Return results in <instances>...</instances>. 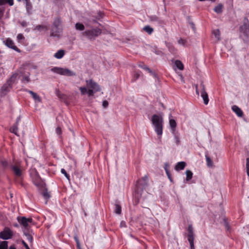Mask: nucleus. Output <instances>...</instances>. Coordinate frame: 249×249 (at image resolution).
<instances>
[{
  "mask_svg": "<svg viewBox=\"0 0 249 249\" xmlns=\"http://www.w3.org/2000/svg\"><path fill=\"white\" fill-rule=\"evenodd\" d=\"M86 83L87 87L89 89L88 90L85 87L79 88L82 95H84L87 93L89 96H92L95 92L100 90L99 85L92 80H86Z\"/></svg>",
  "mask_w": 249,
  "mask_h": 249,
  "instance_id": "1",
  "label": "nucleus"
},
{
  "mask_svg": "<svg viewBox=\"0 0 249 249\" xmlns=\"http://www.w3.org/2000/svg\"><path fill=\"white\" fill-rule=\"evenodd\" d=\"M62 22V19L59 17L54 19L51 30V36L59 38L62 36L63 33Z\"/></svg>",
  "mask_w": 249,
  "mask_h": 249,
  "instance_id": "2",
  "label": "nucleus"
},
{
  "mask_svg": "<svg viewBox=\"0 0 249 249\" xmlns=\"http://www.w3.org/2000/svg\"><path fill=\"white\" fill-rule=\"evenodd\" d=\"M151 121L154 126L155 131L159 136V138L160 139L163 131V118L161 116L158 115L154 114L152 116Z\"/></svg>",
  "mask_w": 249,
  "mask_h": 249,
  "instance_id": "3",
  "label": "nucleus"
},
{
  "mask_svg": "<svg viewBox=\"0 0 249 249\" xmlns=\"http://www.w3.org/2000/svg\"><path fill=\"white\" fill-rule=\"evenodd\" d=\"M102 33V30L99 28L88 29L81 33L82 36L86 37L90 40H94Z\"/></svg>",
  "mask_w": 249,
  "mask_h": 249,
  "instance_id": "4",
  "label": "nucleus"
},
{
  "mask_svg": "<svg viewBox=\"0 0 249 249\" xmlns=\"http://www.w3.org/2000/svg\"><path fill=\"white\" fill-rule=\"evenodd\" d=\"M196 91L197 95H199V92H200V95L203 98L204 103L205 105H207L209 100L208 93L206 91L205 87L203 82H201L199 86L197 85L196 86Z\"/></svg>",
  "mask_w": 249,
  "mask_h": 249,
  "instance_id": "5",
  "label": "nucleus"
},
{
  "mask_svg": "<svg viewBox=\"0 0 249 249\" xmlns=\"http://www.w3.org/2000/svg\"><path fill=\"white\" fill-rule=\"evenodd\" d=\"M51 71L54 73L65 76H74L75 75L74 72L66 68L55 67L52 68Z\"/></svg>",
  "mask_w": 249,
  "mask_h": 249,
  "instance_id": "6",
  "label": "nucleus"
},
{
  "mask_svg": "<svg viewBox=\"0 0 249 249\" xmlns=\"http://www.w3.org/2000/svg\"><path fill=\"white\" fill-rule=\"evenodd\" d=\"M240 36L244 41H248L249 39V26L244 24L240 27Z\"/></svg>",
  "mask_w": 249,
  "mask_h": 249,
  "instance_id": "7",
  "label": "nucleus"
},
{
  "mask_svg": "<svg viewBox=\"0 0 249 249\" xmlns=\"http://www.w3.org/2000/svg\"><path fill=\"white\" fill-rule=\"evenodd\" d=\"M188 231V240L190 243V249H195V246L194 244V234L193 231V228L192 225H189L187 229Z\"/></svg>",
  "mask_w": 249,
  "mask_h": 249,
  "instance_id": "8",
  "label": "nucleus"
},
{
  "mask_svg": "<svg viewBox=\"0 0 249 249\" xmlns=\"http://www.w3.org/2000/svg\"><path fill=\"white\" fill-rule=\"evenodd\" d=\"M13 235V232L8 228H6L4 230L0 232V238L7 240L12 237Z\"/></svg>",
  "mask_w": 249,
  "mask_h": 249,
  "instance_id": "9",
  "label": "nucleus"
},
{
  "mask_svg": "<svg viewBox=\"0 0 249 249\" xmlns=\"http://www.w3.org/2000/svg\"><path fill=\"white\" fill-rule=\"evenodd\" d=\"M147 180H148V177L147 176H145L142 178L141 180H140L138 181L137 187V191H138L139 189H143L145 186H147Z\"/></svg>",
  "mask_w": 249,
  "mask_h": 249,
  "instance_id": "10",
  "label": "nucleus"
},
{
  "mask_svg": "<svg viewBox=\"0 0 249 249\" xmlns=\"http://www.w3.org/2000/svg\"><path fill=\"white\" fill-rule=\"evenodd\" d=\"M18 220L19 223L22 225L25 228L28 227L29 223H32L33 221V219L32 218H27L25 217L18 218Z\"/></svg>",
  "mask_w": 249,
  "mask_h": 249,
  "instance_id": "11",
  "label": "nucleus"
},
{
  "mask_svg": "<svg viewBox=\"0 0 249 249\" xmlns=\"http://www.w3.org/2000/svg\"><path fill=\"white\" fill-rule=\"evenodd\" d=\"M5 45L9 48L13 49L14 50L20 52V50L15 45L14 42L10 38H7L5 41Z\"/></svg>",
  "mask_w": 249,
  "mask_h": 249,
  "instance_id": "12",
  "label": "nucleus"
},
{
  "mask_svg": "<svg viewBox=\"0 0 249 249\" xmlns=\"http://www.w3.org/2000/svg\"><path fill=\"white\" fill-rule=\"evenodd\" d=\"M12 170L14 172L15 176L17 177H20L22 175V171L18 165H12L11 166Z\"/></svg>",
  "mask_w": 249,
  "mask_h": 249,
  "instance_id": "13",
  "label": "nucleus"
},
{
  "mask_svg": "<svg viewBox=\"0 0 249 249\" xmlns=\"http://www.w3.org/2000/svg\"><path fill=\"white\" fill-rule=\"evenodd\" d=\"M12 85L10 84L7 81L1 88V91L2 93L5 94L12 89Z\"/></svg>",
  "mask_w": 249,
  "mask_h": 249,
  "instance_id": "14",
  "label": "nucleus"
},
{
  "mask_svg": "<svg viewBox=\"0 0 249 249\" xmlns=\"http://www.w3.org/2000/svg\"><path fill=\"white\" fill-rule=\"evenodd\" d=\"M232 110L236 113V114L239 117H241L243 115L242 110L237 106L234 105L231 107Z\"/></svg>",
  "mask_w": 249,
  "mask_h": 249,
  "instance_id": "15",
  "label": "nucleus"
},
{
  "mask_svg": "<svg viewBox=\"0 0 249 249\" xmlns=\"http://www.w3.org/2000/svg\"><path fill=\"white\" fill-rule=\"evenodd\" d=\"M26 91L29 93L32 96L33 98L36 101L38 102H40L41 101V99L40 97L37 95L36 93L33 92L32 90L26 89Z\"/></svg>",
  "mask_w": 249,
  "mask_h": 249,
  "instance_id": "16",
  "label": "nucleus"
},
{
  "mask_svg": "<svg viewBox=\"0 0 249 249\" xmlns=\"http://www.w3.org/2000/svg\"><path fill=\"white\" fill-rule=\"evenodd\" d=\"M20 73H22V82L23 83H28L30 81V73L29 72H27L23 73L22 71H20Z\"/></svg>",
  "mask_w": 249,
  "mask_h": 249,
  "instance_id": "17",
  "label": "nucleus"
},
{
  "mask_svg": "<svg viewBox=\"0 0 249 249\" xmlns=\"http://www.w3.org/2000/svg\"><path fill=\"white\" fill-rule=\"evenodd\" d=\"M186 166V163L184 161H180L177 163L175 166V170L177 171L183 170Z\"/></svg>",
  "mask_w": 249,
  "mask_h": 249,
  "instance_id": "18",
  "label": "nucleus"
},
{
  "mask_svg": "<svg viewBox=\"0 0 249 249\" xmlns=\"http://www.w3.org/2000/svg\"><path fill=\"white\" fill-rule=\"evenodd\" d=\"M169 124L171 128L172 133H174L177 126L176 121L173 119H170L169 120Z\"/></svg>",
  "mask_w": 249,
  "mask_h": 249,
  "instance_id": "19",
  "label": "nucleus"
},
{
  "mask_svg": "<svg viewBox=\"0 0 249 249\" xmlns=\"http://www.w3.org/2000/svg\"><path fill=\"white\" fill-rule=\"evenodd\" d=\"M20 120V118H18L17 119V122H16V124L14 125H13L10 128V131L12 132V133H14L16 135H18L17 134V132H18V122L19 121V120Z\"/></svg>",
  "mask_w": 249,
  "mask_h": 249,
  "instance_id": "20",
  "label": "nucleus"
},
{
  "mask_svg": "<svg viewBox=\"0 0 249 249\" xmlns=\"http://www.w3.org/2000/svg\"><path fill=\"white\" fill-rule=\"evenodd\" d=\"M65 54V52L63 50H59L54 55V56L57 59L62 58Z\"/></svg>",
  "mask_w": 249,
  "mask_h": 249,
  "instance_id": "21",
  "label": "nucleus"
},
{
  "mask_svg": "<svg viewBox=\"0 0 249 249\" xmlns=\"http://www.w3.org/2000/svg\"><path fill=\"white\" fill-rule=\"evenodd\" d=\"M223 5L222 3H219L216 6H215L214 8V11L217 13H221L223 11Z\"/></svg>",
  "mask_w": 249,
  "mask_h": 249,
  "instance_id": "22",
  "label": "nucleus"
},
{
  "mask_svg": "<svg viewBox=\"0 0 249 249\" xmlns=\"http://www.w3.org/2000/svg\"><path fill=\"white\" fill-rule=\"evenodd\" d=\"M75 29L79 31H83L85 30V26L83 24L77 22L75 24Z\"/></svg>",
  "mask_w": 249,
  "mask_h": 249,
  "instance_id": "23",
  "label": "nucleus"
},
{
  "mask_svg": "<svg viewBox=\"0 0 249 249\" xmlns=\"http://www.w3.org/2000/svg\"><path fill=\"white\" fill-rule=\"evenodd\" d=\"M18 74L17 73H14L11 76V77L9 78V79L8 80H7V82L9 83H10V84L13 85V84L16 81V80L17 78V77H18Z\"/></svg>",
  "mask_w": 249,
  "mask_h": 249,
  "instance_id": "24",
  "label": "nucleus"
},
{
  "mask_svg": "<svg viewBox=\"0 0 249 249\" xmlns=\"http://www.w3.org/2000/svg\"><path fill=\"white\" fill-rule=\"evenodd\" d=\"M139 67H141L143 70H145L146 71H147L150 73H151L152 75H154V76H156L155 73L153 72L148 67H147L146 65H144L143 64H140Z\"/></svg>",
  "mask_w": 249,
  "mask_h": 249,
  "instance_id": "25",
  "label": "nucleus"
},
{
  "mask_svg": "<svg viewBox=\"0 0 249 249\" xmlns=\"http://www.w3.org/2000/svg\"><path fill=\"white\" fill-rule=\"evenodd\" d=\"M213 34L217 41L220 40V33L219 29H216L213 31Z\"/></svg>",
  "mask_w": 249,
  "mask_h": 249,
  "instance_id": "26",
  "label": "nucleus"
},
{
  "mask_svg": "<svg viewBox=\"0 0 249 249\" xmlns=\"http://www.w3.org/2000/svg\"><path fill=\"white\" fill-rule=\"evenodd\" d=\"M176 66L179 70H183L184 69V66L183 63L180 60H176L175 62Z\"/></svg>",
  "mask_w": 249,
  "mask_h": 249,
  "instance_id": "27",
  "label": "nucleus"
},
{
  "mask_svg": "<svg viewBox=\"0 0 249 249\" xmlns=\"http://www.w3.org/2000/svg\"><path fill=\"white\" fill-rule=\"evenodd\" d=\"M43 30H45L46 31L48 30L47 27L45 25H36L34 28V30H38L39 31H41Z\"/></svg>",
  "mask_w": 249,
  "mask_h": 249,
  "instance_id": "28",
  "label": "nucleus"
},
{
  "mask_svg": "<svg viewBox=\"0 0 249 249\" xmlns=\"http://www.w3.org/2000/svg\"><path fill=\"white\" fill-rule=\"evenodd\" d=\"M143 31L147 32L149 35H151L153 32V29L150 26L147 25L143 28Z\"/></svg>",
  "mask_w": 249,
  "mask_h": 249,
  "instance_id": "29",
  "label": "nucleus"
},
{
  "mask_svg": "<svg viewBox=\"0 0 249 249\" xmlns=\"http://www.w3.org/2000/svg\"><path fill=\"white\" fill-rule=\"evenodd\" d=\"M26 3V9L28 13L32 10V6L29 0H24Z\"/></svg>",
  "mask_w": 249,
  "mask_h": 249,
  "instance_id": "30",
  "label": "nucleus"
},
{
  "mask_svg": "<svg viewBox=\"0 0 249 249\" xmlns=\"http://www.w3.org/2000/svg\"><path fill=\"white\" fill-rule=\"evenodd\" d=\"M122 208L120 205L116 204L115 205V212L116 213L120 214L121 213Z\"/></svg>",
  "mask_w": 249,
  "mask_h": 249,
  "instance_id": "31",
  "label": "nucleus"
},
{
  "mask_svg": "<svg viewBox=\"0 0 249 249\" xmlns=\"http://www.w3.org/2000/svg\"><path fill=\"white\" fill-rule=\"evenodd\" d=\"M186 180L189 181L190 179H192L193 177V173L190 170H187L186 171Z\"/></svg>",
  "mask_w": 249,
  "mask_h": 249,
  "instance_id": "32",
  "label": "nucleus"
},
{
  "mask_svg": "<svg viewBox=\"0 0 249 249\" xmlns=\"http://www.w3.org/2000/svg\"><path fill=\"white\" fill-rule=\"evenodd\" d=\"M0 249H8V242L2 241L0 243Z\"/></svg>",
  "mask_w": 249,
  "mask_h": 249,
  "instance_id": "33",
  "label": "nucleus"
},
{
  "mask_svg": "<svg viewBox=\"0 0 249 249\" xmlns=\"http://www.w3.org/2000/svg\"><path fill=\"white\" fill-rule=\"evenodd\" d=\"M174 135V142L177 145H179L180 144V140L178 134L175 132L174 133H173Z\"/></svg>",
  "mask_w": 249,
  "mask_h": 249,
  "instance_id": "34",
  "label": "nucleus"
},
{
  "mask_svg": "<svg viewBox=\"0 0 249 249\" xmlns=\"http://www.w3.org/2000/svg\"><path fill=\"white\" fill-rule=\"evenodd\" d=\"M206 160L207 166L209 167H212L213 165V162L211 158L208 156L206 155Z\"/></svg>",
  "mask_w": 249,
  "mask_h": 249,
  "instance_id": "35",
  "label": "nucleus"
},
{
  "mask_svg": "<svg viewBox=\"0 0 249 249\" xmlns=\"http://www.w3.org/2000/svg\"><path fill=\"white\" fill-rule=\"evenodd\" d=\"M24 235H25L27 240L32 243L33 240L32 236L29 233L27 232H24Z\"/></svg>",
  "mask_w": 249,
  "mask_h": 249,
  "instance_id": "36",
  "label": "nucleus"
},
{
  "mask_svg": "<svg viewBox=\"0 0 249 249\" xmlns=\"http://www.w3.org/2000/svg\"><path fill=\"white\" fill-rule=\"evenodd\" d=\"M42 196L46 200L49 199L50 197V195L47 190H45L43 191V192L42 193Z\"/></svg>",
  "mask_w": 249,
  "mask_h": 249,
  "instance_id": "37",
  "label": "nucleus"
},
{
  "mask_svg": "<svg viewBox=\"0 0 249 249\" xmlns=\"http://www.w3.org/2000/svg\"><path fill=\"white\" fill-rule=\"evenodd\" d=\"M140 75V74L139 73H138V72L135 73L133 75V78L132 81L133 82L135 81L137 79H138L139 78Z\"/></svg>",
  "mask_w": 249,
  "mask_h": 249,
  "instance_id": "38",
  "label": "nucleus"
},
{
  "mask_svg": "<svg viewBox=\"0 0 249 249\" xmlns=\"http://www.w3.org/2000/svg\"><path fill=\"white\" fill-rule=\"evenodd\" d=\"M8 3L10 6H12L14 4L13 0H3V4L5 3Z\"/></svg>",
  "mask_w": 249,
  "mask_h": 249,
  "instance_id": "39",
  "label": "nucleus"
},
{
  "mask_svg": "<svg viewBox=\"0 0 249 249\" xmlns=\"http://www.w3.org/2000/svg\"><path fill=\"white\" fill-rule=\"evenodd\" d=\"M61 173L65 175V176L68 178L69 179L70 176L67 173V172L64 169H61Z\"/></svg>",
  "mask_w": 249,
  "mask_h": 249,
  "instance_id": "40",
  "label": "nucleus"
},
{
  "mask_svg": "<svg viewBox=\"0 0 249 249\" xmlns=\"http://www.w3.org/2000/svg\"><path fill=\"white\" fill-rule=\"evenodd\" d=\"M1 163L3 167H6L8 165V162L6 160H2Z\"/></svg>",
  "mask_w": 249,
  "mask_h": 249,
  "instance_id": "41",
  "label": "nucleus"
},
{
  "mask_svg": "<svg viewBox=\"0 0 249 249\" xmlns=\"http://www.w3.org/2000/svg\"><path fill=\"white\" fill-rule=\"evenodd\" d=\"M167 176H168V178H169V179L171 181H172V178H171V174H170V171L169 170H166V172Z\"/></svg>",
  "mask_w": 249,
  "mask_h": 249,
  "instance_id": "42",
  "label": "nucleus"
},
{
  "mask_svg": "<svg viewBox=\"0 0 249 249\" xmlns=\"http://www.w3.org/2000/svg\"><path fill=\"white\" fill-rule=\"evenodd\" d=\"M108 105V103L107 101L105 100L103 102V106L104 107H107Z\"/></svg>",
  "mask_w": 249,
  "mask_h": 249,
  "instance_id": "43",
  "label": "nucleus"
},
{
  "mask_svg": "<svg viewBox=\"0 0 249 249\" xmlns=\"http://www.w3.org/2000/svg\"><path fill=\"white\" fill-rule=\"evenodd\" d=\"M22 243L26 249H30L28 245L25 243L24 241H22Z\"/></svg>",
  "mask_w": 249,
  "mask_h": 249,
  "instance_id": "44",
  "label": "nucleus"
},
{
  "mask_svg": "<svg viewBox=\"0 0 249 249\" xmlns=\"http://www.w3.org/2000/svg\"><path fill=\"white\" fill-rule=\"evenodd\" d=\"M56 132L58 134L60 135L61 133V128L60 127H57L56 129Z\"/></svg>",
  "mask_w": 249,
  "mask_h": 249,
  "instance_id": "45",
  "label": "nucleus"
},
{
  "mask_svg": "<svg viewBox=\"0 0 249 249\" xmlns=\"http://www.w3.org/2000/svg\"><path fill=\"white\" fill-rule=\"evenodd\" d=\"M178 43L180 44L184 45L185 44V41L182 39H180L178 40Z\"/></svg>",
  "mask_w": 249,
  "mask_h": 249,
  "instance_id": "46",
  "label": "nucleus"
},
{
  "mask_svg": "<svg viewBox=\"0 0 249 249\" xmlns=\"http://www.w3.org/2000/svg\"><path fill=\"white\" fill-rule=\"evenodd\" d=\"M17 38L18 39H21L23 38V36H22V35L21 34H18L17 36Z\"/></svg>",
  "mask_w": 249,
  "mask_h": 249,
  "instance_id": "47",
  "label": "nucleus"
},
{
  "mask_svg": "<svg viewBox=\"0 0 249 249\" xmlns=\"http://www.w3.org/2000/svg\"><path fill=\"white\" fill-rule=\"evenodd\" d=\"M246 167H249V158L246 160Z\"/></svg>",
  "mask_w": 249,
  "mask_h": 249,
  "instance_id": "48",
  "label": "nucleus"
},
{
  "mask_svg": "<svg viewBox=\"0 0 249 249\" xmlns=\"http://www.w3.org/2000/svg\"><path fill=\"white\" fill-rule=\"evenodd\" d=\"M21 25L23 27H26L27 26V23L25 21H23L21 22Z\"/></svg>",
  "mask_w": 249,
  "mask_h": 249,
  "instance_id": "49",
  "label": "nucleus"
},
{
  "mask_svg": "<svg viewBox=\"0 0 249 249\" xmlns=\"http://www.w3.org/2000/svg\"><path fill=\"white\" fill-rule=\"evenodd\" d=\"M164 169H165V171L166 172V170H169L168 169V165L167 163H166L165 164Z\"/></svg>",
  "mask_w": 249,
  "mask_h": 249,
  "instance_id": "50",
  "label": "nucleus"
},
{
  "mask_svg": "<svg viewBox=\"0 0 249 249\" xmlns=\"http://www.w3.org/2000/svg\"><path fill=\"white\" fill-rule=\"evenodd\" d=\"M76 246L78 249H81V247H80V242H77V243H76Z\"/></svg>",
  "mask_w": 249,
  "mask_h": 249,
  "instance_id": "51",
  "label": "nucleus"
},
{
  "mask_svg": "<svg viewBox=\"0 0 249 249\" xmlns=\"http://www.w3.org/2000/svg\"><path fill=\"white\" fill-rule=\"evenodd\" d=\"M74 240H75L76 243H77V242H79V239L77 236H74Z\"/></svg>",
  "mask_w": 249,
  "mask_h": 249,
  "instance_id": "52",
  "label": "nucleus"
},
{
  "mask_svg": "<svg viewBox=\"0 0 249 249\" xmlns=\"http://www.w3.org/2000/svg\"><path fill=\"white\" fill-rule=\"evenodd\" d=\"M246 168H247V175L249 177V167H246Z\"/></svg>",
  "mask_w": 249,
  "mask_h": 249,
  "instance_id": "53",
  "label": "nucleus"
},
{
  "mask_svg": "<svg viewBox=\"0 0 249 249\" xmlns=\"http://www.w3.org/2000/svg\"><path fill=\"white\" fill-rule=\"evenodd\" d=\"M2 15H3V11L1 9H0V18L2 16Z\"/></svg>",
  "mask_w": 249,
  "mask_h": 249,
  "instance_id": "54",
  "label": "nucleus"
},
{
  "mask_svg": "<svg viewBox=\"0 0 249 249\" xmlns=\"http://www.w3.org/2000/svg\"><path fill=\"white\" fill-rule=\"evenodd\" d=\"M3 5V0H0V5Z\"/></svg>",
  "mask_w": 249,
  "mask_h": 249,
  "instance_id": "55",
  "label": "nucleus"
},
{
  "mask_svg": "<svg viewBox=\"0 0 249 249\" xmlns=\"http://www.w3.org/2000/svg\"><path fill=\"white\" fill-rule=\"evenodd\" d=\"M9 249H16V248L14 246H11L10 247Z\"/></svg>",
  "mask_w": 249,
  "mask_h": 249,
  "instance_id": "56",
  "label": "nucleus"
},
{
  "mask_svg": "<svg viewBox=\"0 0 249 249\" xmlns=\"http://www.w3.org/2000/svg\"><path fill=\"white\" fill-rule=\"evenodd\" d=\"M158 18L157 17H154L153 18L152 20H157Z\"/></svg>",
  "mask_w": 249,
  "mask_h": 249,
  "instance_id": "57",
  "label": "nucleus"
},
{
  "mask_svg": "<svg viewBox=\"0 0 249 249\" xmlns=\"http://www.w3.org/2000/svg\"><path fill=\"white\" fill-rule=\"evenodd\" d=\"M191 25H192V27L193 29H195V24L193 23H192Z\"/></svg>",
  "mask_w": 249,
  "mask_h": 249,
  "instance_id": "58",
  "label": "nucleus"
},
{
  "mask_svg": "<svg viewBox=\"0 0 249 249\" xmlns=\"http://www.w3.org/2000/svg\"><path fill=\"white\" fill-rule=\"evenodd\" d=\"M124 225H125L124 223L123 222H121V226H124Z\"/></svg>",
  "mask_w": 249,
  "mask_h": 249,
  "instance_id": "59",
  "label": "nucleus"
}]
</instances>
